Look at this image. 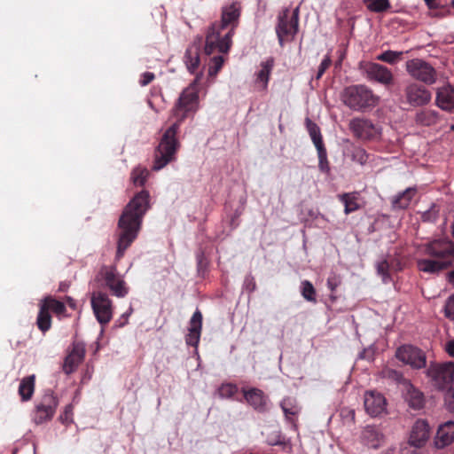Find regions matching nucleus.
I'll return each instance as SVG.
<instances>
[{"label":"nucleus","mask_w":454,"mask_h":454,"mask_svg":"<svg viewBox=\"0 0 454 454\" xmlns=\"http://www.w3.org/2000/svg\"><path fill=\"white\" fill-rule=\"evenodd\" d=\"M247 287L249 288L250 292H253L255 289V283L253 281V279L250 280Z\"/></svg>","instance_id":"nucleus-51"},{"label":"nucleus","mask_w":454,"mask_h":454,"mask_svg":"<svg viewBox=\"0 0 454 454\" xmlns=\"http://www.w3.org/2000/svg\"><path fill=\"white\" fill-rule=\"evenodd\" d=\"M454 441V422L448 421L443 425L440 426L436 436H435V446L437 448H444Z\"/></svg>","instance_id":"nucleus-23"},{"label":"nucleus","mask_w":454,"mask_h":454,"mask_svg":"<svg viewBox=\"0 0 454 454\" xmlns=\"http://www.w3.org/2000/svg\"><path fill=\"white\" fill-rule=\"evenodd\" d=\"M148 176L149 171L145 168L137 167L132 170L130 179L136 186H143L145 185Z\"/></svg>","instance_id":"nucleus-35"},{"label":"nucleus","mask_w":454,"mask_h":454,"mask_svg":"<svg viewBox=\"0 0 454 454\" xmlns=\"http://www.w3.org/2000/svg\"><path fill=\"white\" fill-rule=\"evenodd\" d=\"M66 301L71 309H74L76 308V302L72 297L67 296Z\"/></svg>","instance_id":"nucleus-50"},{"label":"nucleus","mask_w":454,"mask_h":454,"mask_svg":"<svg viewBox=\"0 0 454 454\" xmlns=\"http://www.w3.org/2000/svg\"><path fill=\"white\" fill-rule=\"evenodd\" d=\"M71 410H72V406H71V405H67V406H66V408H65V413H66V415H67V413H68L69 411H71Z\"/></svg>","instance_id":"nucleus-53"},{"label":"nucleus","mask_w":454,"mask_h":454,"mask_svg":"<svg viewBox=\"0 0 454 454\" xmlns=\"http://www.w3.org/2000/svg\"><path fill=\"white\" fill-rule=\"evenodd\" d=\"M306 127L315 147L325 146L319 127L309 118L306 119Z\"/></svg>","instance_id":"nucleus-32"},{"label":"nucleus","mask_w":454,"mask_h":454,"mask_svg":"<svg viewBox=\"0 0 454 454\" xmlns=\"http://www.w3.org/2000/svg\"><path fill=\"white\" fill-rule=\"evenodd\" d=\"M205 260L206 259L203 253H200L197 255V263L199 270H201L206 265Z\"/></svg>","instance_id":"nucleus-47"},{"label":"nucleus","mask_w":454,"mask_h":454,"mask_svg":"<svg viewBox=\"0 0 454 454\" xmlns=\"http://www.w3.org/2000/svg\"><path fill=\"white\" fill-rule=\"evenodd\" d=\"M342 101L345 106L355 111H364L376 106L380 98L364 84L351 85L344 89Z\"/></svg>","instance_id":"nucleus-5"},{"label":"nucleus","mask_w":454,"mask_h":454,"mask_svg":"<svg viewBox=\"0 0 454 454\" xmlns=\"http://www.w3.org/2000/svg\"><path fill=\"white\" fill-rule=\"evenodd\" d=\"M338 198L344 204V212L346 215L355 212L361 207L358 202V192H345L338 195Z\"/></svg>","instance_id":"nucleus-28"},{"label":"nucleus","mask_w":454,"mask_h":454,"mask_svg":"<svg viewBox=\"0 0 454 454\" xmlns=\"http://www.w3.org/2000/svg\"><path fill=\"white\" fill-rule=\"evenodd\" d=\"M244 398L247 403L251 405L255 411L264 412L267 411L268 397L262 390L252 387L250 389H242Z\"/></svg>","instance_id":"nucleus-20"},{"label":"nucleus","mask_w":454,"mask_h":454,"mask_svg":"<svg viewBox=\"0 0 454 454\" xmlns=\"http://www.w3.org/2000/svg\"><path fill=\"white\" fill-rule=\"evenodd\" d=\"M36 325L42 333H46L51 327V316L45 307L39 303V312L36 318Z\"/></svg>","instance_id":"nucleus-31"},{"label":"nucleus","mask_w":454,"mask_h":454,"mask_svg":"<svg viewBox=\"0 0 454 454\" xmlns=\"http://www.w3.org/2000/svg\"><path fill=\"white\" fill-rule=\"evenodd\" d=\"M280 407L285 414L286 419L297 429V417L301 411L298 401L294 396H286L280 402Z\"/></svg>","instance_id":"nucleus-22"},{"label":"nucleus","mask_w":454,"mask_h":454,"mask_svg":"<svg viewBox=\"0 0 454 454\" xmlns=\"http://www.w3.org/2000/svg\"><path fill=\"white\" fill-rule=\"evenodd\" d=\"M332 64L331 58L327 55L325 58L322 60L321 64L318 67L317 74L316 75V79L319 80L325 72L330 67Z\"/></svg>","instance_id":"nucleus-42"},{"label":"nucleus","mask_w":454,"mask_h":454,"mask_svg":"<svg viewBox=\"0 0 454 454\" xmlns=\"http://www.w3.org/2000/svg\"><path fill=\"white\" fill-rule=\"evenodd\" d=\"M438 119V113L434 110H425L418 113L416 115V121L424 126H430L436 122Z\"/></svg>","instance_id":"nucleus-34"},{"label":"nucleus","mask_w":454,"mask_h":454,"mask_svg":"<svg viewBox=\"0 0 454 454\" xmlns=\"http://www.w3.org/2000/svg\"><path fill=\"white\" fill-rule=\"evenodd\" d=\"M327 286L331 289V291H334L338 286V283L336 282L334 278H329L327 279Z\"/></svg>","instance_id":"nucleus-49"},{"label":"nucleus","mask_w":454,"mask_h":454,"mask_svg":"<svg viewBox=\"0 0 454 454\" xmlns=\"http://www.w3.org/2000/svg\"><path fill=\"white\" fill-rule=\"evenodd\" d=\"M35 376L29 375L24 377L19 386V395L22 402H27L32 399L35 392Z\"/></svg>","instance_id":"nucleus-26"},{"label":"nucleus","mask_w":454,"mask_h":454,"mask_svg":"<svg viewBox=\"0 0 454 454\" xmlns=\"http://www.w3.org/2000/svg\"><path fill=\"white\" fill-rule=\"evenodd\" d=\"M395 356L398 360L416 369L426 366L427 360L425 353L412 345H403L398 348Z\"/></svg>","instance_id":"nucleus-14"},{"label":"nucleus","mask_w":454,"mask_h":454,"mask_svg":"<svg viewBox=\"0 0 454 454\" xmlns=\"http://www.w3.org/2000/svg\"><path fill=\"white\" fill-rule=\"evenodd\" d=\"M90 302L98 323L102 325H107L113 317V302L107 294L102 291L93 292Z\"/></svg>","instance_id":"nucleus-11"},{"label":"nucleus","mask_w":454,"mask_h":454,"mask_svg":"<svg viewBox=\"0 0 454 454\" xmlns=\"http://www.w3.org/2000/svg\"><path fill=\"white\" fill-rule=\"evenodd\" d=\"M238 392V387L232 383L222 384L218 389V394L222 398L232 397Z\"/></svg>","instance_id":"nucleus-41"},{"label":"nucleus","mask_w":454,"mask_h":454,"mask_svg":"<svg viewBox=\"0 0 454 454\" xmlns=\"http://www.w3.org/2000/svg\"><path fill=\"white\" fill-rule=\"evenodd\" d=\"M85 352V344L83 342H73L71 350L65 357L62 365V370L67 375H69L76 371L78 366L84 360Z\"/></svg>","instance_id":"nucleus-16"},{"label":"nucleus","mask_w":454,"mask_h":454,"mask_svg":"<svg viewBox=\"0 0 454 454\" xmlns=\"http://www.w3.org/2000/svg\"><path fill=\"white\" fill-rule=\"evenodd\" d=\"M150 207V193L146 190L136 193L124 207L117 223L116 262L124 256L126 250L137 239L144 216Z\"/></svg>","instance_id":"nucleus-2"},{"label":"nucleus","mask_w":454,"mask_h":454,"mask_svg":"<svg viewBox=\"0 0 454 454\" xmlns=\"http://www.w3.org/2000/svg\"><path fill=\"white\" fill-rule=\"evenodd\" d=\"M432 99V93L424 85L409 82L403 88L402 100L411 107L427 106Z\"/></svg>","instance_id":"nucleus-10"},{"label":"nucleus","mask_w":454,"mask_h":454,"mask_svg":"<svg viewBox=\"0 0 454 454\" xmlns=\"http://www.w3.org/2000/svg\"><path fill=\"white\" fill-rule=\"evenodd\" d=\"M435 104L443 111L452 112L454 110V87L448 83L438 88Z\"/></svg>","instance_id":"nucleus-19"},{"label":"nucleus","mask_w":454,"mask_h":454,"mask_svg":"<svg viewBox=\"0 0 454 454\" xmlns=\"http://www.w3.org/2000/svg\"><path fill=\"white\" fill-rule=\"evenodd\" d=\"M199 106V92L195 86H189L183 90L173 108V115L176 121L163 133L154 152L153 170L158 171L168 163L175 161L181 146L177 133L181 122L194 114Z\"/></svg>","instance_id":"nucleus-1"},{"label":"nucleus","mask_w":454,"mask_h":454,"mask_svg":"<svg viewBox=\"0 0 454 454\" xmlns=\"http://www.w3.org/2000/svg\"><path fill=\"white\" fill-rule=\"evenodd\" d=\"M301 295L309 301L316 302V290L309 280L301 282Z\"/></svg>","instance_id":"nucleus-38"},{"label":"nucleus","mask_w":454,"mask_h":454,"mask_svg":"<svg viewBox=\"0 0 454 454\" xmlns=\"http://www.w3.org/2000/svg\"><path fill=\"white\" fill-rule=\"evenodd\" d=\"M131 312H132V309H129V313H125L121 316V317H126V319H125V322L120 324V326H123L127 323V317L130 315Z\"/></svg>","instance_id":"nucleus-52"},{"label":"nucleus","mask_w":454,"mask_h":454,"mask_svg":"<svg viewBox=\"0 0 454 454\" xmlns=\"http://www.w3.org/2000/svg\"><path fill=\"white\" fill-rule=\"evenodd\" d=\"M224 59L223 56H215L212 59L213 67H209V74H216L223 67Z\"/></svg>","instance_id":"nucleus-43"},{"label":"nucleus","mask_w":454,"mask_h":454,"mask_svg":"<svg viewBox=\"0 0 454 454\" xmlns=\"http://www.w3.org/2000/svg\"><path fill=\"white\" fill-rule=\"evenodd\" d=\"M350 156L353 161H356L361 165H364L369 159V154L362 147H354L351 151Z\"/></svg>","instance_id":"nucleus-40"},{"label":"nucleus","mask_w":454,"mask_h":454,"mask_svg":"<svg viewBox=\"0 0 454 454\" xmlns=\"http://www.w3.org/2000/svg\"><path fill=\"white\" fill-rule=\"evenodd\" d=\"M364 408L372 417H377L386 410L385 397L375 391L366 392L364 395Z\"/></svg>","instance_id":"nucleus-18"},{"label":"nucleus","mask_w":454,"mask_h":454,"mask_svg":"<svg viewBox=\"0 0 454 454\" xmlns=\"http://www.w3.org/2000/svg\"><path fill=\"white\" fill-rule=\"evenodd\" d=\"M451 129L454 130V124L451 126Z\"/></svg>","instance_id":"nucleus-55"},{"label":"nucleus","mask_w":454,"mask_h":454,"mask_svg":"<svg viewBox=\"0 0 454 454\" xmlns=\"http://www.w3.org/2000/svg\"><path fill=\"white\" fill-rule=\"evenodd\" d=\"M318 168L321 172L328 174L330 172V164L327 160V152L325 146L317 148Z\"/></svg>","instance_id":"nucleus-37"},{"label":"nucleus","mask_w":454,"mask_h":454,"mask_svg":"<svg viewBox=\"0 0 454 454\" xmlns=\"http://www.w3.org/2000/svg\"><path fill=\"white\" fill-rule=\"evenodd\" d=\"M445 316L454 320V294L449 297L445 304Z\"/></svg>","instance_id":"nucleus-44"},{"label":"nucleus","mask_w":454,"mask_h":454,"mask_svg":"<svg viewBox=\"0 0 454 454\" xmlns=\"http://www.w3.org/2000/svg\"><path fill=\"white\" fill-rule=\"evenodd\" d=\"M407 73L415 80L431 85L436 81V71L427 62L420 59H412L406 62Z\"/></svg>","instance_id":"nucleus-12"},{"label":"nucleus","mask_w":454,"mask_h":454,"mask_svg":"<svg viewBox=\"0 0 454 454\" xmlns=\"http://www.w3.org/2000/svg\"><path fill=\"white\" fill-rule=\"evenodd\" d=\"M59 402L51 391L45 393L40 402L35 405L34 420L36 424H43L51 420L56 411Z\"/></svg>","instance_id":"nucleus-13"},{"label":"nucleus","mask_w":454,"mask_h":454,"mask_svg":"<svg viewBox=\"0 0 454 454\" xmlns=\"http://www.w3.org/2000/svg\"><path fill=\"white\" fill-rule=\"evenodd\" d=\"M453 6H454V1H453Z\"/></svg>","instance_id":"nucleus-56"},{"label":"nucleus","mask_w":454,"mask_h":454,"mask_svg":"<svg viewBox=\"0 0 454 454\" xmlns=\"http://www.w3.org/2000/svg\"><path fill=\"white\" fill-rule=\"evenodd\" d=\"M416 192H417L416 188L409 187L403 192L395 196L391 200L392 208L394 210L407 208L409 207V205L411 204Z\"/></svg>","instance_id":"nucleus-25"},{"label":"nucleus","mask_w":454,"mask_h":454,"mask_svg":"<svg viewBox=\"0 0 454 454\" xmlns=\"http://www.w3.org/2000/svg\"><path fill=\"white\" fill-rule=\"evenodd\" d=\"M405 400L409 406L419 410L424 405V395L419 389L415 388L412 385L407 387Z\"/></svg>","instance_id":"nucleus-29"},{"label":"nucleus","mask_w":454,"mask_h":454,"mask_svg":"<svg viewBox=\"0 0 454 454\" xmlns=\"http://www.w3.org/2000/svg\"><path fill=\"white\" fill-rule=\"evenodd\" d=\"M241 11L239 1H234L222 8L221 20L213 23L206 35L204 51L207 55L227 53L230 51L231 38L239 24Z\"/></svg>","instance_id":"nucleus-3"},{"label":"nucleus","mask_w":454,"mask_h":454,"mask_svg":"<svg viewBox=\"0 0 454 454\" xmlns=\"http://www.w3.org/2000/svg\"><path fill=\"white\" fill-rule=\"evenodd\" d=\"M274 67V59L269 58L261 63V69L256 74L255 82L261 84L262 90H265L268 86L270 75Z\"/></svg>","instance_id":"nucleus-27"},{"label":"nucleus","mask_w":454,"mask_h":454,"mask_svg":"<svg viewBox=\"0 0 454 454\" xmlns=\"http://www.w3.org/2000/svg\"><path fill=\"white\" fill-rule=\"evenodd\" d=\"M445 350L450 356L454 357V339L446 342Z\"/></svg>","instance_id":"nucleus-46"},{"label":"nucleus","mask_w":454,"mask_h":454,"mask_svg":"<svg viewBox=\"0 0 454 454\" xmlns=\"http://www.w3.org/2000/svg\"><path fill=\"white\" fill-rule=\"evenodd\" d=\"M430 435V427L424 419H418L411 431L409 443L414 447H422L428 440Z\"/></svg>","instance_id":"nucleus-17"},{"label":"nucleus","mask_w":454,"mask_h":454,"mask_svg":"<svg viewBox=\"0 0 454 454\" xmlns=\"http://www.w3.org/2000/svg\"><path fill=\"white\" fill-rule=\"evenodd\" d=\"M95 281L118 298H123L129 293V287L115 265H103L96 275Z\"/></svg>","instance_id":"nucleus-6"},{"label":"nucleus","mask_w":454,"mask_h":454,"mask_svg":"<svg viewBox=\"0 0 454 454\" xmlns=\"http://www.w3.org/2000/svg\"><path fill=\"white\" fill-rule=\"evenodd\" d=\"M349 129L354 136L362 140L376 139L380 136V128L372 121L364 118H354L349 121Z\"/></svg>","instance_id":"nucleus-15"},{"label":"nucleus","mask_w":454,"mask_h":454,"mask_svg":"<svg viewBox=\"0 0 454 454\" xmlns=\"http://www.w3.org/2000/svg\"><path fill=\"white\" fill-rule=\"evenodd\" d=\"M40 304L43 307H45L48 311H52L57 316H60L65 314L66 312V305L64 302L55 299L52 296H46L43 300H41Z\"/></svg>","instance_id":"nucleus-30"},{"label":"nucleus","mask_w":454,"mask_h":454,"mask_svg":"<svg viewBox=\"0 0 454 454\" xmlns=\"http://www.w3.org/2000/svg\"><path fill=\"white\" fill-rule=\"evenodd\" d=\"M363 3L372 12H384L391 8L389 0H363Z\"/></svg>","instance_id":"nucleus-33"},{"label":"nucleus","mask_w":454,"mask_h":454,"mask_svg":"<svg viewBox=\"0 0 454 454\" xmlns=\"http://www.w3.org/2000/svg\"><path fill=\"white\" fill-rule=\"evenodd\" d=\"M429 9H436L439 7V0H424Z\"/></svg>","instance_id":"nucleus-48"},{"label":"nucleus","mask_w":454,"mask_h":454,"mask_svg":"<svg viewBox=\"0 0 454 454\" xmlns=\"http://www.w3.org/2000/svg\"><path fill=\"white\" fill-rule=\"evenodd\" d=\"M358 70L369 82L381 84L385 88L394 84V74L386 66L376 62L362 60L358 63Z\"/></svg>","instance_id":"nucleus-8"},{"label":"nucleus","mask_w":454,"mask_h":454,"mask_svg":"<svg viewBox=\"0 0 454 454\" xmlns=\"http://www.w3.org/2000/svg\"><path fill=\"white\" fill-rule=\"evenodd\" d=\"M427 376L437 388H450L454 379V362L431 364L427 369Z\"/></svg>","instance_id":"nucleus-9"},{"label":"nucleus","mask_w":454,"mask_h":454,"mask_svg":"<svg viewBox=\"0 0 454 454\" xmlns=\"http://www.w3.org/2000/svg\"><path fill=\"white\" fill-rule=\"evenodd\" d=\"M202 314L199 309L193 313L189 326V333L185 337V342L188 346L197 347L201 334Z\"/></svg>","instance_id":"nucleus-21"},{"label":"nucleus","mask_w":454,"mask_h":454,"mask_svg":"<svg viewBox=\"0 0 454 454\" xmlns=\"http://www.w3.org/2000/svg\"><path fill=\"white\" fill-rule=\"evenodd\" d=\"M402 54L403 52L401 51H393L389 50L378 55L376 59L388 64H395L400 59Z\"/></svg>","instance_id":"nucleus-39"},{"label":"nucleus","mask_w":454,"mask_h":454,"mask_svg":"<svg viewBox=\"0 0 454 454\" xmlns=\"http://www.w3.org/2000/svg\"><path fill=\"white\" fill-rule=\"evenodd\" d=\"M393 264L387 260H383L377 264V272L381 276L384 283L391 281L390 272L392 270Z\"/></svg>","instance_id":"nucleus-36"},{"label":"nucleus","mask_w":454,"mask_h":454,"mask_svg":"<svg viewBox=\"0 0 454 454\" xmlns=\"http://www.w3.org/2000/svg\"><path fill=\"white\" fill-rule=\"evenodd\" d=\"M155 78V75L152 72H145L142 74L139 83L141 86H146L151 83Z\"/></svg>","instance_id":"nucleus-45"},{"label":"nucleus","mask_w":454,"mask_h":454,"mask_svg":"<svg viewBox=\"0 0 454 454\" xmlns=\"http://www.w3.org/2000/svg\"><path fill=\"white\" fill-rule=\"evenodd\" d=\"M299 27V9L293 12L290 9H284L278 15V24L276 26V34L279 45L284 46L286 42H291L298 33Z\"/></svg>","instance_id":"nucleus-7"},{"label":"nucleus","mask_w":454,"mask_h":454,"mask_svg":"<svg viewBox=\"0 0 454 454\" xmlns=\"http://www.w3.org/2000/svg\"><path fill=\"white\" fill-rule=\"evenodd\" d=\"M184 59L189 72L192 74L197 73L200 64V46L198 44L189 46L186 49Z\"/></svg>","instance_id":"nucleus-24"},{"label":"nucleus","mask_w":454,"mask_h":454,"mask_svg":"<svg viewBox=\"0 0 454 454\" xmlns=\"http://www.w3.org/2000/svg\"><path fill=\"white\" fill-rule=\"evenodd\" d=\"M424 253L434 259L418 260L419 270L436 273L449 268L454 261V243L449 239H436L426 246Z\"/></svg>","instance_id":"nucleus-4"},{"label":"nucleus","mask_w":454,"mask_h":454,"mask_svg":"<svg viewBox=\"0 0 454 454\" xmlns=\"http://www.w3.org/2000/svg\"><path fill=\"white\" fill-rule=\"evenodd\" d=\"M451 233H452V236H453V238H454V223H453V224H452V226H451Z\"/></svg>","instance_id":"nucleus-54"}]
</instances>
